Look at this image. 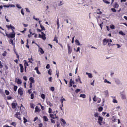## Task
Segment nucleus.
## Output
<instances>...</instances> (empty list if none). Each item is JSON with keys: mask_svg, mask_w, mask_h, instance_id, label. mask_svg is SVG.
Segmentation results:
<instances>
[{"mask_svg": "<svg viewBox=\"0 0 127 127\" xmlns=\"http://www.w3.org/2000/svg\"><path fill=\"white\" fill-rule=\"evenodd\" d=\"M11 125H12L13 126H16V123L13 122L11 123Z\"/></svg>", "mask_w": 127, "mask_h": 127, "instance_id": "69168bd1", "label": "nucleus"}, {"mask_svg": "<svg viewBox=\"0 0 127 127\" xmlns=\"http://www.w3.org/2000/svg\"><path fill=\"white\" fill-rule=\"evenodd\" d=\"M61 121H62V122L63 123V124H64V125H66V121H65V120L61 118Z\"/></svg>", "mask_w": 127, "mask_h": 127, "instance_id": "a211bd4d", "label": "nucleus"}, {"mask_svg": "<svg viewBox=\"0 0 127 127\" xmlns=\"http://www.w3.org/2000/svg\"><path fill=\"white\" fill-rule=\"evenodd\" d=\"M29 80L30 81V83L31 84H34V83L35 82V81H34V78H33V77H30L29 78Z\"/></svg>", "mask_w": 127, "mask_h": 127, "instance_id": "1a4fd4ad", "label": "nucleus"}, {"mask_svg": "<svg viewBox=\"0 0 127 127\" xmlns=\"http://www.w3.org/2000/svg\"><path fill=\"white\" fill-rule=\"evenodd\" d=\"M119 34H121V35H125V33L123 31H119Z\"/></svg>", "mask_w": 127, "mask_h": 127, "instance_id": "c9c22d12", "label": "nucleus"}, {"mask_svg": "<svg viewBox=\"0 0 127 127\" xmlns=\"http://www.w3.org/2000/svg\"><path fill=\"white\" fill-rule=\"evenodd\" d=\"M41 98H42V99L44 100L45 99V95H44V94H42L41 95Z\"/></svg>", "mask_w": 127, "mask_h": 127, "instance_id": "bb28decb", "label": "nucleus"}, {"mask_svg": "<svg viewBox=\"0 0 127 127\" xmlns=\"http://www.w3.org/2000/svg\"><path fill=\"white\" fill-rule=\"evenodd\" d=\"M50 90H51V91L53 92L54 91V90H55V89L54 88V87L52 86L50 87Z\"/></svg>", "mask_w": 127, "mask_h": 127, "instance_id": "79ce46f5", "label": "nucleus"}, {"mask_svg": "<svg viewBox=\"0 0 127 127\" xmlns=\"http://www.w3.org/2000/svg\"><path fill=\"white\" fill-rule=\"evenodd\" d=\"M45 34L42 35V39H43V40H45L46 39V37H45Z\"/></svg>", "mask_w": 127, "mask_h": 127, "instance_id": "b1692460", "label": "nucleus"}, {"mask_svg": "<svg viewBox=\"0 0 127 127\" xmlns=\"http://www.w3.org/2000/svg\"><path fill=\"white\" fill-rule=\"evenodd\" d=\"M79 92H81V89H76V90H75V93H79Z\"/></svg>", "mask_w": 127, "mask_h": 127, "instance_id": "a19ab883", "label": "nucleus"}, {"mask_svg": "<svg viewBox=\"0 0 127 127\" xmlns=\"http://www.w3.org/2000/svg\"><path fill=\"white\" fill-rule=\"evenodd\" d=\"M53 41H56V43H58V40L57 36H56V35L55 36V38L53 40Z\"/></svg>", "mask_w": 127, "mask_h": 127, "instance_id": "2eb2a0df", "label": "nucleus"}, {"mask_svg": "<svg viewBox=\"0 0 127 127\" xmlns=\"http://www.w3.org/2000/svg\"><path fill=\"white\" fill-rule=\"evenodd\" d=\"M39 127H42L43 124L42 123H40L39 124Z\"/></svg>", "mask_w": 127, "mask_h": 127, "instance_id": "338daca9", "label": "nucleus"}, {"mask_svg": "<svg viewBox=\"0 0 127 127\" xmlns=\"http://www.w3.org/2000/svg\"><path fill=\"white\" fill-rule=\"evenodd\" d=\"M107 43H108V40L107 39H104L103 40V45H107Z\"/></svg>", "mask_w": 127, "mask_h": 127, "instance_id": "f8f14e48", "label": "nucleus"}, {"mask_svg": "<svg viewBox=\"0 0 127 127\" xmlns=\"http://www.w3.org/2000/svg\"><path fill=\"white\" fill-rule=\"evenodd\" d=\"M43 119L45 122H48V118H47V116H43Z\"/></svg>", "mask_w": 127, "mask_h": 127, "instance_id": "4468645a", "label": "nucleus"}, {"mask_svg": "<svg viewBox=\"0 0 127 127\" xmlns=\"http://www.w3.org/2000/svg\"><path fill=\"white\" fill-rule=\"evenodd\" d=\"M40 27L41 28L42 31V30H45V28L43 27L42 25L40 24Z\"/></svg>", "mask_w": 127, "mask_h": 127, "instance_id": "cd10ccee", "label": "nucleus"}, {"mask_svg": "<svg viewBox=\"0 0 127 127\" xmlns=\"http://www.w3.org/2000/svg\"><path fill=\"white\" fill-rule=\"evenodd\" d=\"M15 82H16V83H17V84H22V81L21 80V79H17V78H16Z\"/></svg>", "mask_w": 127, "mask_h": 127, "instance_id": "6e6552de", "label": "nucleus"}, {"mask_svg": "<svg viewBox=\"0 0 127 127\" xmlns=\"http://www.w3.org/2000/svg\"><path fill=\"white\" fill-rule=\"evenodd\" d=\"M93 100L94 102H97V100H96V95H95L94 97L93 98Z\"/></svg>", "mask_w": 127, "mask_h": 127, "instance_id": "5fc2aeb1", "label": "nucleus"}, {"mask_svg": "<svg viewBox=\"0 0 127 127\" xmlns=\"http://www.w3.org/2000/svg\"><path fill=\"white\" fill-rule=\"evenodd\" d=\"M86 75H88L89 78H93V75L91 73H89L88 72L86 73Z\"/></svg>", "mask_w": 127, "mask_h": 127, "instance_id": "f3484780", "label": "nucleus"}, {"mask_svg": "<svg viewBox=\"0 0 127 127\" xmlns=\"http://www.w3.org/2000/svg\"><path fill=\"white\" fill-rule=\"evenodd\" d=\"M107 42H112L111 39H107Z\"/></svg>", "mask_w": 127, "mask_h": 127, "instance_id": "774afa93", "label": "nucleus"}, {"mask_svg": "<svg viewBox=\"0 0 127 127\" xmlns=\"http://www.w3.org/2000/svg\"><path fill=\"white\" fill-rule=\"evenodd\" d=\"M13 32L12 33L7 34L6 33V35L8 37V38H14L15 37V32H14V30L12 29Z\"/></svg>", "mask_w": 127, "mask_h": 127, "instance_id": "f257e3e1", "label": "nucleus"}, {"mask_svg": "<svg viewBox=\"0 0 127 127\" xmlns=\"http://www.w3.org/2000/svg\"><path fill=\"white\" fill-rule=\"evenodd\" d=\"M49 114H51V113L52 112V109H51V108H49V111H48Z\"/></svg>", "mask_w": 127, "mask_h": 127, "instance_id": "37998d69", "label": "nucleus"}, {"mask_svg": "<svg viewBox=\"0 0 127 127\" xmlns=\"http://www.w3.org/2000/svg\"><path fill=\"white\" fill-rule=\"evenodd\" d=\"M98 111L99 112H102L103 111V107H100L99 108H98Z\"/></svg>", "mask_w": 127, "mask_h": 127, "instance_id": "473e14b6", "label": "nucleus"}, {"mask_svg": "<svg viewBox=\"0 0 127 127\" xmlns=\"http://www.w3.org/2000/svg\"><path fill=\"white\" fill-rule=\"evenodd\" d=\"M15 117L19 119V120H21V118H20V112H17L15 114Z\"/></svg>", "mask_w": 127, "mask_h": 127, "instance_id": "20e7f679", "label": "nucleus"}, {"mask_svg": "<svg viewBox=\"0 0 127 127\" xmlns=\"http://www.w3.org/2000/svg\"><path fill=\"white\" fill-rule=\"evenodd\" d=\"M80 50H81V48H80V47H78L77 48V50H76V52H78V51H79V52H80Z\"/></svg>", "mask_w": 127, "mask_h": 127, "instance_id": "09e8293b", "label": "nucleus"}, {"mask_svg": "<svg viewBox=\"0 0 127 127\" xmlns=\"http://www.w3.org/2000/svg\"><path fill=\"white\" fill-rule=\"evenodd\" d=\"M103 2L104 3H106V4H110V2L108 1V0H103Z\"/></svg>", "mask_w": 127, "mask_h": 127, "instance_id": "a878e982", "label": "nucleus"}, {"mask_svg": "<svg viewBox=\"0 0 127 127\" xmlns=\"http://www.w3.org/2000/svg\"><path fill=\"white\" fill-rule=\"evenodd\" d=\"M35 112H40V109L38 107V106H36L35 107Z\"/></svg>", "mask_w": 127, "mask_h": 127, "instance_id": "dca6fc26", "label": "nucleus"}, {"mask_svg": "<svg viewBox=\"0 0 127 127\" xmlns=\"http://www.w3.org/2000/svg\"><path fill=\"white\" fill-rule=\"evenodd\" d=\"M94 116L95 117V118H99V113L98 112H96L94 114Z\"/></svg>", "mask_w": 127, "mask_h": 127, "instance_id": "393cba45", "label": "nucleus"}, {"mask_svg": "<svg viewBox=\"0 0 127 127\" xmlns=\"http://www.w3.org/2000/svg\"><path fill=\"white\" fill-rule=\"evenodd\" d=\"M23 120L24 124H25V123H27V120L26 119V118H25V117H23Z\"/></svg>", "mask_w": 127, "mask_h": 127, "instance_id": "e433bc0d", "label": "nucleus"}, {"mask_svg": "<svg viewBox=\"0 0 127 127\" xmlns=\"http://www.w3.org/2000/svg\"><path fill=\"white\" fill-rule=\"evenodd\" d=\"M68 54H71L72 53V48L69 45H68Z\"/></svg>", "mask_w": 127, "mask_h": 127, "instance_id": "0eeeda50", "label": "nucleus"}, {"mask_svg": "<svg viewBox=\"0 0 127 127\" xmlns=\"http://www.w3.org/2000/svg\"><path fill=\"white\" fill-rule=\"evenodd\" d=\"M75 43L76 45H80V41L78 39L75 40Z\"/></svg>", "mask_w": 127, "mask_h": 127, "instance_id": "6ab92c4d", "label": "nucleus"}, {"mask_svg": "<svg viewBox=\"0 0 127 127\" xmlns=\"http://www.w3.org/2000/svg\"><path fill=\"white\" fill-rule=\"evenodd\" d=\"M48 73L49 75H51L52 73H51V69H49V70H48Z\"/></svg>", "mask_w": 127, "mask_h": 127, "instance_id": "13d9d810", "label": "nucleus"}, {"mask_svg": "<svg viewBox=\"0 0 127 127\" xmlns=\"http://www.w3.org/2000/svg\"><path fill=\"white\" fill-rule=\"evenodd\" d=\"M110 28L111 29H115V25H110Z\"/></svg>", "mask_w": 127, "mask_h": 127, "instance_id": "ea45409f", "label": "nucleus"}, {"mask_svg": "<svg viewBox=\"0 0 127 127\" xmlns=\"http://www.w3.org/2000/svg\"><path fill=\"white\" fill-rule=\"evenodd\" d=\"M39 105H40L41 106V108L42 109V110H44V106H42V105H41V104L39 103Z\"/></svg>", "mask_w": 127, "mask_h": 127, "instance_id": "6e6d98bb", "label": "nucleus"}, {"mask_svg": "<svg viewBox=\"0 0 127 127\" xmlns=\"http://www.w3.org/2000/svg\"><path fill=\"white\" fill-rule=\"evenodd\" d=\"M51 123H52L53 124H55V120H53V119H51Z\"/></svg>", "mask_w": 127, "mask_h": 127, "instance_id": "4d7b16f0", "label": "nucleus"}, {"mask_svg": "<svg viewBox=\"0 0 127 127\" xmlns=\"http://www.w3.org/2000/svg\"><path fill=\"white\" fill-rule=\"evenodd\" d=\"M64 101H66V99H65V98H64V97H62L61 99L60 100V102H61V104H62V107H64V105H63V103L64 102Z\"/></svg>", "mask_w": 127, "mask_h": 127, "instance_id": "f03ea898", "label": "nucleus"}, {"mask_svg": "<svg viewBox=\"0 0 127 127\" xmlns=\"http://www.w3.org/2000/svg\"><path fill=\"white\" fill-rule=\"evenodd\" d=\"M23 79L25 80L26 81L27 80V77H26V76H24L23 77Z\"/></svg>", "mask_w": 127, "mask_h": 127, "instance_id": "e2e57ef3", "label": "nucleus"}, {"mask_svg": "<svg viewBox=\"0 0 127 127\" xmlns=\"http://www.w3.org/2000/svg\"><path fill=\"white\" fill-rule=\"evenodd\" d=\"M63 4H64V3H62V1H61L59 4V6H61V5H63Z\"/></svg>", "mask_w": 127, "mask_h": 127, "instance_id": "680f3d73", "label": "nucleus"}, {"mask_svg": "<svg viewBox=\"0 0 127 127\" xmlns=\"http://www.w3.org/2000/svg\"><path fill=\"white\" fill-rule=\"evenodd\" d=\"M9 43L10 44H12V45H13V40L10 39L9 40Z\"/></svg>", "mask_w": 127, "mask_h": 127, "instance_id": "2f4dec72", "label": "nucleus"}, {"mask_svg": "<svg viewBox=\"0 0 127 127\" xmlns=\"http://www.w3.org/2000/svg\"><path fill=\"white\" fill-rule=\"evenodd\" d=\"M113 103H114V104L117 103H118V101L116 99H113Z\"/></svg>", "mask_w": 127, "mask_h": 127, "instance_id": "864d4df0", "label": "nucleus"}, {"mask_svg": "<svg viewBox=\"0 0 127 127\" xmlns=\"http://www.w3.org/2000/svg\"><path fill=\"white\" fill-rule=\"evenodd\" d=\"M104 82H105V83H107L108 84H111V82L110 81L107 80V79H105L104 80Z\"/></svg>", "mask_w": 127, "mask_h": 127, "instance_id": "a18cd8bd", "label": "nucleus"}, {"mask_svg": "<svg viewBox=\"0 0 127 127\" xmlns=\"http://www.w3.org/2000/svg\"><path fill=\"white\" fill-rule=\"evenodd\" d=\"M118 7H119V4L116 3L114 5V8H118Z\"/></svg>", "mask_w": 127, "mask_h": 127, "instance_id": "72a5a7b5", "label": "nucleus"}, {"mask_svg": "<svg viewBox=\"0 0 127 127\" xmlns=\"http://www.w3.org/2000/svg\"><path fill=\"white\" fill-rule=\"evenodd\" d=\"M24 68H25V67H28L29 66L28 65V63H27V62L26 61V60H24Z\"/></svg>", "mask_w": 127, "mask_h": 127, "instance_id": "ddd939ff", "label": "nucleus"}, {"mask_svg": "<svg viewBox=\"0 0 127 127\" xmlns=\"http://www.w3.org/2000/svg\"><path fill=\"white\" fill-rule=\"evenodd\" d=\"M5 92L7 96H8V95H9V91L8 90H6L5 91Z\"/></svg>", "mask_w": 127, "mask_h": 127, "instance_id": "7c9ffc66", "label": "nucleus"}, {"mask_svg": "<svg viewBox=\"0 0 127 127\" xmlns=\"http://www.w3.org/2000/svg\"><path fill=\"white\" fill-rule=\"evenodd\" d=\"M47 104L50 106V107H52V106H53V105H52V103L49 101L47 102Z\"/></svg>", "mask_w": 127, "mask_h": 127, "instance_id": "4c0bfd02", "label": "nucleus"}, {"mask_svg": "<svg viewBox=\"0 0 127 127\" xmlns=\"http://www.w3.org/2000/svg\"><path fill=\"white\" fill-rule=\"evenodd\" d=\"M34 98V94L32 93L31 94V100H33Z\"/></svg>", "mask_w": 127, "mask_h": 127, "instance_id": "f704fd0d", "label": "nucleus"}, {"mask_svg": "<svg viewBox=\"0 0 127 127\" xmlns=\"http://www.w3.org/2000/svg\"><path fill=\"white\" fill-rule=\"evenodd\" d=\"M17 90V86H14V91H15V92H16V91Z\"/></svg>", "mask_w": 127, "mask_h": 127, "instance_id": "58836bf2", "label": "nucleus"}, {"mask_svg": "<svg viewBox=\"0 0 127 127\" xmlns=\"http://www.w3.org/2000/svg\"><path fill=\"white\" fill-rule=\"evenodd\" d=\"M49 82H52V77H50L48 78Z\"/></svg>", "mask_w": 127, "mask_h": 127, "instance_id": "3c124183", "label": "nucleus"}, {"mask_svg": "<svg viewBox=\"0 0 127 127\" xmlns=\"http://www.w3.org/2000/svg\"><path fill=\"white\" fill-rule=\"evenodd\" d=\"M115 82H116V84H117V85H120V84L121 83V82L120 81V80L119 79H116L115 80Z\"/></svg>", "mask_w": 127, "mask_h": 127, "instance_id": "5701e85b", "label": "nucleus"}, {"mask_svg": "<svg viewBox=\"0 0 127 127\" xmlns=\"http://www.w3.org/2000/svg\"><path fill=\"white\" fill-rule=\"evenodd\" d=\"M12 108L13 109H15V108H16V105L15 104V103H13L12 104Z\"/></svg>", "mask_w": 127, "mask_h": 127, "instance_id": "4be33fe9", "label": "nucleus"}, {"mask_svg": "<svg viewBox=\"0 0 127 127\" xmlns=\"http://www.w3.org/2000/svg\"><path fill=\"white\" fill-rule=\"evenodd\" d=\"M7 52L6 51H5L4 53L2 54L3 56H6V54H7Z\"/></svg>", "mask_w": 127, "mask_h": 127, "instance_id": "c03bdc74", "label": "nucleus"}, {"mask_svg": "<svg viewBox=\"0 0 127 127\" xmlns=\"http://www.w3.org/2000/svg\"><path fill=\"white\" fill-rule=\"evenodd\" d=\"M46 69H49L50 68V65H49V64H48L47 66H46Z\"/></svg>", "mask_w": 127, "mask_h": 127, "instance_id": "8fccbe9b", "label": "nucleus"}, {"mask_svg": "<svg viewBox=\"0 0 127 127\" xmlns=\"http://www.w3.org/2000/svg\"><path fill=\"white\" fill-rule=\"evenodd\" d=\"M19 66H20V72L23 73V70H24V68H23V65H22V64H20Z\"/></svg>", "mask_w": 127, "mask_h": 127, "instance_id": "423d86ee", "label": "nucleus"}, {"mask_svg": "<svg viewBox=\"0 0 127 127\" xmlns=\"http://www.w3.org/2000/svg\"><path fill=\"white\" fill-rule=\"evenodd\" d=\"M16 7H17V8H19V9H21V8H22V7L20 6V5L19 4H17L16 5Z\"/></svg>", "mask_w": 127, "mask_h": 127, "instance_id": "c85d7f7f", "label": "nucleus"}, {"mask_svg": "<svg viewBox=\"0 0 127 127\" xmlns=\"http://www.w3.org/2000/svg\"><path fill=\"white\" fill-rule=\"evenodd\" d=\"M121 95L122 96V98L123 100H126V95L124 94V92H121Z\"/></svg>", "mask_w": 127, "mask_h": 127, "instance_id": "9d476101", "label": "nucleus"}, {"mask_svg": "<svg viewBox=\"0 0 127 127\" xmlns=\"http://www.w3.org/2000/svg\"><path fill=\"white\" fill-rule=\"evenodd\" d=\"M98 122H103V117L99 116L98 117Z\"/></svg>", "mask_w": 127, "mask_h": 127, "instance_id": "412c9836", "label": "nucleus"}, {"mask_svg": "<svg viewBox=\"0 0 127 127\" xmlns=\"http://www.w3.org/2000/svg\"><path fill=\"white\" fill-rule=\"evenodd\" d=\"M10 28L12 30V29H15V28L13 27L11 25H10Z\"/></svg>", "mask_w": 127, "mask_h": 127, "instance_id": "052dcab7", "label": "nucleus"}, {"mask_svg": "<svg viewBox=\"0 0 127 127\" xmlns=\"http://www.w3.org/2000/svg\"><path fill=\"white\" fill-rule=\"evenodd\" d=\"M21 13L22 14V15H24V11H23V9H21Z\"/></svg>", "mask_w": 127, "mask_h": 127, "instance_id": "49530a36", "label": "nucleus"}, {"mask_svg": "<svg viewBox=\"0 0 127 127\" xmlns=\"http://www.w3.org/2000/svg\"><path fill=\"white\" fill-rule=\"evenodd\" d=\"M18 94H20L21 95H23V91H22V88L20 87L18 90Z\"/></svg>", "mask_w": 127, "mask_h": 127, "instance_id": "39448f33", "label": "nucleus"}, {"mask_svg": "<svg viewBox=\"0 0 127 127\" xmlns=\"http://www.w3.org/2000/svg\"><path fill=\"white\" fill-rule=\"evenodd\" d=\"M80 98H83V99H85L86 95L85 94H80Z\"/></svg>", "mask_w": 127, "mask_h": 127, "instance_id": "aec40b11", "label": "nucleus"}, {"mask_svg": "<svg viewBox=\"0 0 127 127\" xmlns=\"http://www.w3.org/2000/svg\"><path fill=\"white\" fill-rule=\"evenodd\" d=\"M37 46L39 47V50H38L39 52H40L41 54H43L44 53V51H43V49L42 48H40L39 45H37Z\"/></svg>", "mask_w": 127, "mask_h": 127, "instance_id": "7ed1b4c3", "label": "nucleus"}, {"mask_svg": "<svg viewBox=\"0 0 127 127\" xmlns=\"http://www.w3.org/2000/svg\"><path fill=\"white\" fill-rule=\"evenodd\" d=\"M57 25H58V28H59V19L58 18L57 20Z\"/></svg>", "mask_w": 127, "mask_h": 127, "instance_id": "c756f323", "label": "nucleus"}, {"mask_svg": "<svg viewBox=\"0 0 127 127\" xmlns=\"http://www.w3.org/2000/svg\"><path fill=\"white\" fill-rule=\"evenodd\" d=\"M69 87H73V84L72 83V82H69Z\"/></svg>", "mask_w": 127, "mask_h": 127, "instance_id": "bf43d9fd", "label": "nucleus"}, {"mask_svg": "<svg viewBox=\"0 0 127 127\" xmlns=\"http://www.w3.org/2000/svg\"><path fill=\"white\" fill-rule=\"evenodd\" d=\"M111 10H112V11H113V12H117V10L115 8H112Z\"/></svg>", "mask_w": 127, "mask_h": 127, "instance_id": "de8ad7c7", "label": "nucleus"}, {"mask_svg": "<svg viewBox=\"0 0 127 127\" xmlns=\"http://www.w3.org/2000/svg\"><path fill=\"white\" fill-rule=\"evenodd\" d=\"M7 100H11V99H12V97L11 96H7Z\"/></svg>", "mask_w": 127, "mask_h": 127, "instance_id": "603ef678", "label": "nucleus"}, {"mask_svg": "<svg viewBox=\"0 0 127 127\" xmlns=\"http://www.w3.org/2000/svg\"><path fill=\"white\" fill-rule=\"evenodd\" d=\"M15 6L13 5H4L3 7H15Z\"/></svg>", "mask_w": 127, "mask_h": 127, "instance_id": "9b49d317", "label": "nucleus"}, {"mask_svg": "<svg viewBox=\"0 0 127 127\" xmlns=\"http://www.w3.org/2000/svg\"><path fill=\"white\" fill-rule=\"evenodd\" d=\"M25 9H26L27 12H30V10H29V9H28V8H26Z\"/></svg>", "mask_w": 127, "mask_h": 127, "instance_id": "0e129e2a", "label": "nucleus"}]
</instances>
